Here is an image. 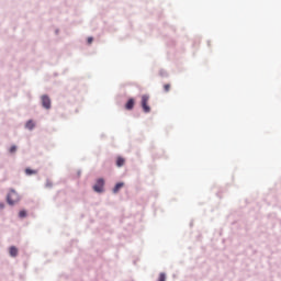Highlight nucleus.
Instances as JSON below:
<instances>
[{
    "label": "nucleus",
    "mask_w": 281,
    "mask_h": 281,
    "mask_svg": "<svg viewBox=\"0 0 281 281\" xmlns=\"http://www.w3.org/2000/svg\"><path fill=\"white\" fill-rule=\"evenodd\" d=\"M19 193H16V191L11 190L7 196V203H9V205H14V203H19Z\"/></svg>",
    "instance_id": "f257e3e1"
},
{
    "label": "nucleus",
    "mask_w": 281,
    "mask_h": 281,
    "mask_svg": "<svg viewBox=\"0 0 281 281\" xmlns=\"http://www.w3.org/2000/svg\"><path fill=\"white\" fill-rule=\"evenodd\" d=\"M148 100H150V97L147 94H143L140 99V104L144 113H150V106L148 105Z\"/></svg>",
    "instance_id": "f03ea898"
},
{
    "label": "nucleus",
    "mask_w": 281,
    "mask_h": 281,
    "mask_svg": "<svg viewBox=\"0 0 281 281\" xmlns=\"http://www.w3.org/2000/svg\"><path fill=\"white\" fill-rule=\"evenodd\" d=\"M94 192H104V179L100 178L93 186Z\"/></svg>",
    "instance_id": "7ed1b4c3"
},
{
    "label": "nucleus",
    "mask_w": 281,
    "mask_h": 281,
    "mask_svg": "<svg viewBox=\"0 0 281 281\" xmlns=\"http://www.w3.org/2000/svg\"><path fill=\"white\" fill-rule=\"evenodd\" d=\"M42 105L44 109H52V100L47 95H42Z\"/></svg>",
    "instance_id": "20e7f679"
},
{
    "label": "nucleus",
    "mask_w": 281,
    "mask_h": 281,
    "mask_svg": "<svg viewBox=\"0 0 281 281\" xmlns=\"http://www.w3.org/2000/svg\"><path fill=\"white\" fill-rule=\"evenodd\" d=\"M135 106V99H128V101L125 104L126 111H133Z\"/></svg>",
    "instance_id": "39448f33"
},
{
    "label": "nucleus",
    "mask_w": 281,
    "mask_h": 281,
    "mask_svg": "<svg viewBox=\"0 0 281 281\" xmlns=\"http://www.w3.org/2000/svg\"><path fill=\"white\" fill-rule=\"evenodd\" d=\"M124 164H126V159H124L122 156H119L116 158V166H117V168H122V166H124Z\"/></svg>",
    "instance_id": "423d86ee"
},
{
    "label": "nucleus",
    "mask_w": 281,
    "mask_h": 281,
    "mask_svg": "<svg viewBox=\"0 0 281 281\" xmlns=\"http://www.w3.org/2000/svg\"><path fill=\"white\" fill-rule=\"evenodd\" d=\"M122 188H124V182L116 183L113 189L114 194H117V192H120V190H122Z\"/></svg>",
    "instance_id": "0eeeda50"
},
{
    "label": "nucleus",
    "mask_w": 281,
    "mask_h": 281,
    "mask_svg": "<svg viewBox=\"0 0 281 281\" xmlns=\"http://www.w3.org/2000/svg\"><path fill=\"white\" fill-rule=\"evenodd\" d=\"M19 254V249H16V247L12 246L10 248V256H12L13 258H15V256H18Z\"/></svg>",
    "instance_id": "6e6552de"
},
{
    "label": "nucleus",
    "mask_w": 281,
    "mask_h": 281,
    "mask_svg": "<svg viewBox=\"0 0 281 281\" xmlns=\"http://www.w3.org/2000/svg\"><path fill=\"white\" fill-rule=\"evenodd\" d=\"M37 173H38L37 170H34V169H31V168L25 169V175H27L29 177L32 176V175H37Z\"/></svg>",
    "instance_id": "1a4fd4ad"
},
{
    "label": "nucleus",
    "mask_w": 281,
    "mask_h": 281,
    "mask_svg": "<svg viewBox=\"0 0 281 281\" xmlns=\"http://www.w3.org/2000/svg\"><path fill=\"white\" fill-rule=\"evenodd\" d=\"M26 128H29V131H32V128H34L35 124L34 121L30 120L26 122Z\"/></svg>",
    "instance_id": "9d476101"
},
{
    "label": "nucleus",
    "mask_w": 281,
    "mask_h": 281,
    "mask_svg": "<svg viewBox=\"0 0 281 281\" xmlns=\"http://www.w3.org/2000/svg\"><path fill=\"white\" fill-rule=\"evenodd\" d=\"M19 216H20V218H25L27 216V212L20 211Z\"/></svg>",
    "instance_id": "9b49d317"
},
{
    "label": "nucleus",
    "mask_w": 281,
    "mask_h": 281,
    "mask_svg": "<svg viewBox=\"0 0 281 281\" xmlns=\"http://www.w3.org/2000/svg\"><path fill=\"white\" fill-rule=\"evenodd\" d=\"M164 91L165 93H168V91H170V83L164 85Z\"/></svg>",
    "instance_id": "f8f14e48"
},
{
    "label": "nucleus",
    "mask_w": 281,
    "mask_h": 281,
    "mask_svg": "<svg viewBox=\"0 0 281 281\" xmlns=\"http://www.w3.org/2000/svg\"><path fill=\"white\" fill-rule=\"evenodd\" d=\"M158 281H166V273L161 272L159 274Z\"/></svg>",
    "instance_id": "ddd939ff"
},
{
    "label": "nucleus",
    "mask_w": 281,
    "mask_h": 281,
    "mask_svg": "<svg viewBox=\"0 0 281 281\" xmlns=\"http://www.w3.org/2000/svg\"><path fill=\"white\" fill-rule=\"evenodd\" d=\"M9 151L10 153H16V146L15 145L11 146Z\"/></svg>",
    "instance_id": "4468645a"
},
{
    "label": "nucleus",
    "mask_w": 281,
    "mask_h": 281,
    "mask_svg": "<svg viewBox=\"0 0 281 281\" xmlns=\"http://www.w3.org/2000/svg\"><path fill=\"white\" fill-rule=\"evenodd\" d=\"M93 43V37H88V45H91Z\"/></svg>",
    "instance_id": "2eb2a0df"
},
{
    "label": "nucleus",
    "mask_w": 281,
    "mask_h": 281,
    "mask_svg": "<svg viewBox=\"0 0 281 281\" xmlns=\"http://www.w3.org/2000/svg\"><path fill=\"white\" fill-rule=\"evenodd\" d=\"M47 187H48V188H52V183H47Z\"/></svg>",
    "instance_id": "dca6fc26"
},
{
    "label": "nucleus",
    "mask_w": 281,
    "mask_h": 281,
    "mask_svg": "<svg viewBox=\"0 0 281 281\" xmlns=\"http://www.w3.org/2000/svg\"><path fill=\"white\" fill-rule=\"evenodd\" d=\"M0 207L3 209V204H0Z\"/></svg>",
    "instance_id": "f3484780"
}]
</instances>
